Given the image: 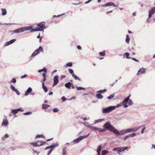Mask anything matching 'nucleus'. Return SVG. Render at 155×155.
<instances>
[{
  "label": "nucleus",
  "instance_id": "dca6fc26",
  "mask_svg": "<svg viewBox=\"0 0 155 155\" xmlns=\"http://www.w3.org/2000/svg\"><path fill=\"white\" fill-rule=\"evenodd\" d=\"M83 138L82 137V136H80L79 137L77 138V139L74 140L73 142L74 143H78L79 142L82 140Z\"/></svg>",
  "mask_w": 155,
  "mask_h": 155
},
{
  "label": "nucleus",
  "instance_id": "a211bd4d",
  "mask_svg": "<svg viewBox=\"0 0 155 155\" xmlns=\"http://www.w3.org/2000/svg\"><path fill=\"white\" fill-rule=\"evenodd\" d=\"M18 111H23V110L21 108L13 109L12 110V113L13 114H16L18 113Z\"/></svg>",
  "mask_w": 155,
  "mask_h": 155
},
{
  "label": "nucleus",
  "instance_id": "412c9836",
  "mask_svg": "<svg viewBox=\"0 0 155 155\" xmlns=\"http://www.w3.org/2000/svg\"><path fill=\"white\" fill-rule=\"evenodd\" d=\"M145 72V69L144 68H141L138 71L137 73L138 74H140L144 73Z\"/></svg>",
  "mask_w": 155,
  "mask_h": 155
},
{
  "label": "nucleus",
  "instance_id": "f704fd0d",
  "mask_svg": "<svg viewBox=\"0 0 155 155\" xmlns=\"http://www.w3.org/2000/svg\"><path fill=\"white\" fill-rule=\"evenodd\" d=\"M114 96V94H112L107 97V98L109 100H110L113 98Z\"/></svg>",
  "mask_w": 155,
  "mask_h": 155
},
{
  "label": "nucleus",
  "instance_id": "b1692460",
  "mask_svg": "<svg viewBox=\"0 0 155 155\" xmlns=\"http://www.w3.org/2000/svg\"><path fill=\"white\" fill-rule=\"evenodd\" d=\"M96 97L99 99H102L103 98V96L100 93H97L96 94Z\"/></svg>",
  "mask_w": 155,
  "mask_h": 155
},
{
  "label": "nucleus",
  "instance_id": "1a4fd4ad",
  "mask_svg": "<svg viewBox=\"0 0 155 155\" xmlns=\"http://www.w3.org/2000/svg\"><path fill=\"white\" fill-rule=\"evenodd\" d=\"M46 142H45L39 141H38L35 143H31L30 144L33 146L38 147L43 145Z\"/></svg>",
  "mask_w": 155,
  "mask_h": 155
},
{
  "label": "nucleus",
  "instance_id": "cd10ccee",
  "mask_svg": "<svg viewBox=\"0 0 155 155\" xmlns=\"http://www.w3.org/2000/svg\"><path fill=\"white\" fill-rule=\"evenodd\" d=\"M141 127H142V126H138L137 127H133L132 128H133V132L137 131L138 129H140Z\"/></svg>",
  "mask_w": 155,
  "mask_h": 155
},
{
  "label": "nucleus",
  "instance_id": "5fc2aeb1",
  "mask_svg": "<svg viewBox=\"0 0 155 155\" xmlns=\"http://www.w3.org/2000/svg\"><path fill=\"white\" fill-rule=\"evenodd\" d=\"M151 16H149V15H148V17L147 18V23H150V22H149V20L150 19V18L151 17Z\"/></svg>",
  "mask_w": 155,
  "mask_h": 155
},
{
  "label": "nucleus",
  "instance_id": "a19ab883",
  "mask_svg": "<svg viewBox=\"0 0 155 155\" xmlns=\"http://www.w3.org/2000/svg\"><path fill=\"white\" fill-rule=\"evenodd\" d=\"M127 104L129 106H131L133 105V103L131 100L129 99Z\"/></svg>",
  "mask_w": 155,
  "mask_h": 155
},
{
  "label": "nucleus",
  "instance_id": "680f3d73",
  "mask_svg": "<svg viewBox=\"0 0 155 155\" xmlns=\"http://www.w3.org/2000/svg\"><path fill=\"white\" fill-rule=\"evenodd\" d=\"M26 76H27V75L26 74H25L24 75L22 76L21 77V78H25V77H26Z\"/></svg>",
  "mask_w": 155,
  "mask_h": 155
},
{
  "label": "nucleus",
  "instance_id": "423d86ee",
  "mask_svg": "<svg viewBox=\"0 0 155 155\" xmlns=\"http://www.w3.org/2000/svg\"><path fill=\"white\" fill-rule=\"evenodd\" d=\"M128 149H129L128 147H118L114 148L113 150L117 151L118 153H120Z\"/></svg>",
  "mask_w": 155,
  "mask_h": 155
},
{
  "label": "nucleus",
  "instance_id": "6ab92c4d",
  "mask_svg": "<svg viewBox=\"0 0 155 155\" xmlns=\"http://www.w3.org/2000/svg\"><path fill=\"white\" fill-rule=\"evenodd\" d=\"M32 89L31 87H29L26 91L25 93V96H27L32 91Z\"/></svg>",
  "mask_w": 155,
  "mask_h": 155
},
{
  "label": "nucleus",
  "instance_id": "6e6552de",
  "mask_svg": "<svg viewBox=\"0 0 155 155\" xmlns=\"http://www.w3.org/2000/svg\"><path fill=\"white\" fill-rule=\"evenodd\" d=\"M43 49L41 46L39 47L31 55V57H34L38 55L41 51H43Z\"/></svg>",
  "mask_w": 155,
  "mask_h": 155
},
{
  "label": "nucleus",
  "instance_id": "3c124183",
  "mask_svg": "<svg viewBox=\"0 0 155 155\" xmlns=\"http://www.w3.org/2000/svg\"><path fill=\"white\" fill-rule=\"evenodd\" d=\"M54 112H56L59 111V110L57 108H54L53 110Z\"/></svg>",
  "mask_w": 155,
  "mask_h": 155
},
{
  "label": "nucleus",
  "instance_id": "58836bf2",
  "mask_svg": "<svg viewBox=\"0 0 155 155\" xmlns=\"http://www.w3.org/2000/svg\"><path fill=\"white\" fill-rule=\"evenodd\" d=\"M128 133H131L133 132L132 128H130L127 129Z\"/></svg>",
  "mask_w": 155,
  "mask_h": 155
},
{
  "label": "nucleus",
  "instance_id": "e433bc0d",
  "mask_svg": "<svg viewBox=\"0 0 155 155\" xmlns=\"http://www.w3.org/2000/svg\"><path fill=\"white\" fill-rule=\"evenodd\" d=\"M109 152L107 150H103L102 151V155H105Z\"/></svg>",
  "mask_w": 155,
  "mask_h": 155
},
{
  "label": "nucleus",
  "instance_id": "bb28decb",
  "mask_svg": "<svg viewBox=\"0 0 155 155\" xmlns=\"http://www.w3.org/2000/svg\"><path fill=\"white\" fill-rule=\"evenodd\" d=\"M42 88L44 90L45 92H46L48 91V88L46 86H45L44 83H42Z\"/></svg>",
  "mask_w": 155,
  "mask_h": 155
},
{
  "label": "nucleus",
  "instance_id": "13d9d810",
  "mask_svg": "<svg viewBox=\"0 0 155 155\" xmlns=\"http://www.w3.org/2000/svg\"><path fill=\"white\" fill-rule=\"evenodd\" d=\"M131 58L133 60H134L136 61H137V62H139V61L137 59H136V58Z\"/></svg>",
  "mask_w": 155,
  "mask_h": 155
},
{
  "label": "nucleus",
  "instance_id": "c756f323",
  "mask_svg": "<svg viewBox=\"0 0 155 155\" xmlns=\"http://www.w3.org/2000/svg\"><path fill=\"white\" fill-rule=\"evenodd\" d=\"M50 106L48 105L43 104L42 105V109H47Z\"/></svg>",
  "mask_w": 155,
  "mask_h": 155
},
{
  "label": "nucleus",
  "instance_id": "0e129e2a",
  "mask_svg": "<svg viewBox=\"0 0 155 155\" xmlns=\"http://www.w3.org/2000/svg\"><path fill=\"white\" fill-rule=\"evenodd\" d=\"M42 76L43 77V78H46V74L45 73H44L42 74Z\"/></svg>",
  "mask_w": 155,
  "mask_h": 155
},
{
  "label": "nucleus",
  "instance_id": "4be33fe9",
  "mask_svg": "<svg viewBox=\"0 0 155 155\" xmlns=\"http://www.w3.org/2000/svg\"><path fill=\"white\" fill-rule=\"evenodd\" d=\"M8 124V121L7 119L4 120L2 122V126H7Z\"/></svg>",
  "mask_w": 155,
  "mask_h": 155
},
{
  "label": "nucleus",
  "instance_id": "2f4dec72",
  "mask_svg": "<svg viewBox=\"0 0 155 155\" xmlns=\"http://www.w3.org/2000/svg\"><path fill=\"white\" fill-rule=\"evenodd\" d=\"M72 76L73 78H74L75 80H78L79 81L81 80L78 77L74 74H73V75H72Z\"/></svg>",
  "mask_w": 155,
  "mask_h": 155
},
{
  "label": "nucleus",
  "instance_id": "774afa93",
  "mask_svg": "<svg viewBox=\"0 0 155 155\" xmlns=\"http://www.w3.org/2000/svg\"><path fill=\"white\" fill-rule=\"evenodd\" d=\"M132 14H133V16H135L136 15V14L135 12L133 13Z\"/></svg>",
  "mask_w": 155,
  "mask_h": 155
},
{
  "label": "nucleus",
  "instance_id": "79ce46f5",
  "mask_svg": "<svg viewBox=\"0 0 155 155\" xmlns=\"http://www.w3.org/2000/svg\"><path fill=\"white\" fill-rule=\"evenodd\" d=\"M99 54L101 56H104L105 55V51L103 52H100L99 53Z\"/></svg>",
  "mask_w": 155,
  "mask_h": 155
},
{
  "label": "nucleus",
  "instance_id": "a878e982",
  "mask_svg": "<svg viewBox=\"0 0 155 155\" xmlns=\"http://www.w3.org/2000/svg\"><path fill=\"white\" fill-rule=\"evenodd\" d=\"M1 11L2 12V15H5L6 14L7 11L5 9L2 8L1 9Z\"/></svg>",
  "mask_w": 155,
  "mask_h": 155
},
{
  "label": "nucleus",
  "instance_id": "ddd939ff",
  "mask_svg": "<svg viewBox=\"0 0 155 155\" xmlns=\"http://www.w3.org/2000/svg\"><path fill=\"white\" fill-rule=\"evenodd\" d=\"M58 75L56 76L54 78V83L52 86H55L58 82Z\"/></svg>",
  "mask_w": 155,
  "mask_h": 155
},
{
  "label": "nucleus",
  "instance_id": "f257e3e1",
  "mask_svg": "<svg viewBox=\"0 0 155 155\" xmlns=\"http://www.w3.org/2000/svg\"><path fill=\"white\" fill-rule=\"evenodd\" d=\"M104 128L102 130H104L103 132L106 131L107 129H108L111 132L113 133L114 132L116 128L113 126L111 125L110 123L109 122H106L103 126Z\"/></svg>",
  "mask_w": 155,
  "mask_h": 155
},
{
  "label": "nucleus",
  "instance_id": "39448f33",
  "mask_svg": "<svg viewBox=\"0 0 155 155\" xmlns=\"http://www.w3.org/2000/svg\"><path fill=\"white\" fill-rule=\"evenodd\" d=\"M127 133H128L127 129L122 130L120 131L116 129L114 134L117 135H122Z\"/></svg>",
  "mask_w": 155,
  "mask_h": 155
},
{
  "label": "nucleus",
  "instance_id": "72a5a7b5",
  "mask_svg": "<svg viewBox=\"0 0 155 155\" xmlns=\"http://www.w3.org/2000/svg\"><path fill=\"white\" fill-rule=\"evenodd\" d=\"M78 91L81 90H86L85 88L82 87H78V86L76 87Z\"/></svg>",
  "mask_w": 155,
  "mask_h": 155
},
{
  "label": "nucleus",
  "instance_id": "f8f14e48",
  "mask_svg": "<svg viewBox=\"0 0 155 155\" xmlns=\"http://www.w3.org/2000/svg\"><path fill=\"white\" fill-rule=\"evenodd\" d=\"M113 6L115 7H117V6L113 2H110L109 3H106V4L104 5H101V6L102 7H107Z\"/></svg>",
  "mask_w": 155,
  "mask_h": 155
},
{
  "label": "nucleus",
  "instance_id": "4c0bfd02",
  "mask_svg": "<svg viewBox=\"0 0 155 155\" xmlns=\"http://www.w3.org/2000/svg\"><path fill=\"white\" fill-rule=\"evenodd\" d=\"M41 137L44 138V137L42 135H38L36 136L35 139H37Z\"/></svg>",
  "mask_w": 155,
  "mask_h": 155
},
{
  "label": "nucleus",
  "instance_id": "7c9ffc66",
  "mask_svg": "<svg viewBox=\"0 0 155 155\" xmlns=\"http://www.w3.org/2000/svg\"><path fill=\"white\" fill-rule=\"evenodd\" d=\"M47 71V68L45 67L43 69L41 70H39L38 71V72L39 73L42 71H44L45 73H46Z\"/></svg>",
  "mask_w": 155,
  "mask_h": 155
},
{
  "label": "nucleus",
  "instance_id": "4468645a",
  "mask_svg": "<svg viewBox=\"0 0 155 155\" xmlns=\"http://www.w3.org/2000/svg\"><path fill=\"white\" fill-rule=\"evenodd\" d=\"M16 41V39H14L11 40L10 41L6 42L5 43L4 45V47H6L8 46L9 45L13 43Z\"/></svg>",
  "mask_w": 155,
  "mask_h": 155
},
{
  "label": "nucleus",
  "instance_id": "c03bdc74",
  "mask_svg": "<svg viewBox=\"0 0 155 155\" xmlns=\"http://www.w3.org/2000/svg\"><path fill=\"white\" fill-rule=\"evenodd\" d=\"M49 149L50 150H48L47 153V155H49L53 150L52 149L50 148Z\"/></svg>",
  "mask_w": 155,
  "mask_h": 155
},
{
  "label": "nucleus",
  "instance_id": "393cba45",
  "mask_svg": "<svg viewBox=\"0 0 155 155\" xmlns=\"http://www.w3.org/2000/svg\"><path fill=\"white\" fill-rule=\"evenodd\" d=\"M104 120V119H101L95 120L94 121V124L99 123L103 121Z\"/></svg>",
  "mask_w": 155,
  "mask_h": 155
},
{
  "label": "nucleus",
  "instance_id": "ea45409f",
  "mask_svg": "<svg viewBox=\"0 0 155 155\" xmlns=\"http://www.w3.org/2000/svg\"><path fill=\"white\" fill-rule=\"evenodd\" d=\"M125 55L126 56V58H127V59H130V58H130L129 57V53H128V52H126L125 54Z\"/></svg>",
  "mask_w": 155,
  "mask_h": 155
},
{
  "label": "nucleus",
  "instance_id": "9b49d317",
  "mask_svg": "<svg viewBox=\"0 0 155 155\" xmlns=\"http://www.w3.org/2000/svg\"><path fill=\"white\" fill-rule=\"evenodd\" d=\"M136 135V134L134 133H133L132 134H129V135L125 136L124 138V140H126L128 139L129 137H135Z\"/></svg>",
  "mask_w": 155,
  "mask_h": 155
},
{
  "label": "nucleus",
  "instance_id": "49530a36",
  "mask_svg": "<svg viewBox=\"0 0 155 155\" xmlns=\"http://www.w3.org/2000/svg\"><path fill=\"white\" fill-rule=\"evenodd\" d=\"M106 90L105 89H104L102 90H100L98 91H97V92H99V93H103L104 92H105L106 91Z\"/></svg>",
  "mask_w": 155,
  "mask_h": 155
},
{
  "label": "nucleus",
  "instance_id": "09e8293b",
  "mask_svg": "<svg viewBox=\"0 0 155 155\" xmlns=\"http://www.w3.org/2000/svg\"><path fill=\"white\" fill-rule=\"evenodd\" d=\"M90 134V133H89L87 135L84 136H82V137L83 138V139H84L85 138H86L88 137V136H89Z\"/></svg>",
  "mask_w": 155,
  "mask_h": 155
},
{
  "label": "nucleus",
  "instance_id": "603ef678",
  "mask_svg": "<svg viewBox=\"0 0 155 155\" xmlns=\"http://www.w3.org/2000/svg\"><path fill=\"white\" fill-rule=\"evenodd\" d=\"M66 65L69 67H71L72 66V63L71 62L68 63L66 64Z\"/></svg>",
  "mask_w": 155,
  "mask_h": 155
},
{
  "label": "nucleus",
  "instance_id": "69168bd1",
  "mask_svg": "<svg viewBox=\"0 0 155 155\" xmlns=\"http://www.w3.org/2000/svg\"><path fill=\"white\" fill-rule=\"evenodd\" d=\"M5 137L6 138H8L9 137L8 135L7 134H5Z\"/></svg>",
  "mask_w": 155,
  "mask_h": 155
},
{
  "label": "nucleus",
  "instance_id": "c85d7f7f",
  "mask_svg": "<svg viewBox=\"0 0 155 155\" xmlns=\"http://www.w3.org/2000/svg\"><path fill=\"white\" fill-rule=\"evenodd\" d=\"M141 127H142V126H138L137 127H133L132 128H133V132L137 131L138 129H140Z\"/></svg>",
  "mask_w": 155,
  "mask_h": 155
},
{
  "label": "nucleus",
  "instance_id": "473e14b6",
  "mask_svg": "<svg viewBox=\"0 0 155 155\" xmlns=\"http://www.w3.org/2000/svg\"><path fill=\"white\" fill-rule=\"evenodd\" d=\"M126 40H125L126 42V43H129V42L130 40V39L129 37V35H126Z\"/></svg>",
  "mask_w": 155,
  "mask_h": 155
},
{
  "label": "nucleus",
  "instance_id": "c9c22d12",
  "mask_svg": "<svg viewBox=\"0 0 155 155\" xmlns=\"http://www.w3.org/2000/svg\"><path fill=\"white\" fill-rule=\"evenodd\" d=\"M102 149V147L101 145H99L98 146L97 150V152H101Z\"/></svg>",
  "mask_w": 155,
  "mask_h": 155
},
{
  "label": "nucleus",
  "instance_id": "338daca9",
  "mask_svg": "<svg viewBox=\"0 0 155 155\" xmlns=\"http://www.w3.org/2000/svg\"><path fill=\"white\" fill-rule=\"evenodd\" d=\"M152 147L151 148L152 149H155V145H154L153 144L152 145Z\"/></svg>",
  "mask_w": 155,
  "mask_h": 155
},
{
  "label": "nucleus",
  "instance_id": "2eb2a0df",
  "mask_svg": "<svg viewBox=\"0 0 155 155\" xmlns=\"http://www.w3.org/2000/svg\"><path fill=\"white\" fill-rule=\"evenodd\" d=\"M155 13V7H153L149 11V16H152V15Z\"/></svg>",
  "mask_w": 155,
  "mask_h": 155
},
{
  "label": "nucleus",
  "instance_id": "bf43d9fd",
  "mask_svg": "<svg viewBox=\"0 0 155 155\" xmlns=\"http://www.w3.org/2000/svg\"><path fill=\"white\" fill-rule=\"evenodd\" d=\"M32 150L34 152L37 153V154H38L39 153V151H37L33 149H32Z\"/></svg>",
  "mask_w": 155,
  "mask_h": 155
},
{
  "label": "nucleus",
  "instance_id": "37998d69",
  "mask_svg": "<svg viewBox=\"0 0 155 155\" xmlns=\"http://www.w3.org/2000/svg\"><path fill=\"white\" fill-rule=\"evenodd\" d=\"M68 71L69 72L71 73L72 75H73V74H74V71L73 70L71 69H69L68 70Z\"/></svg>",
  "mask_w": 155,
  "mask_h": 155
},
{
  "label": "nucleus",
  "instance_id": "de8ad7c7",
  "mask_svg": "<svg viewBox=\"0 0 155 155\" xmlns=\"http://www.w3.org/2000/svg\"><path fill=\"white\" fill-rule=\"evenodd\" d=\"M16 80L15 78H13L12 80L11 81V82L15 83L16 82Z\"/></svg>",
  "mask_w": 155,
  "mask_h": 155
},
{
  "label": "nucleus",
  "instance_id": "8fccbe9b",
  "mask_svg": "<svg viewBox=\"0 0 155 155\" xmlns=\"http://www.w3.org/2000/svg\"><path fill=\"white\" fill-rule=\"evenodd\" d=\"M61 99L62 100L63 102L67 100L66 98L64 96L62 97L61 98Z\"/></svg>",
  "mask_w": 155,
  "mask_h": 155
},
{
  "label": "nucleus",
  "instance_id": "e2e57ef3",
  "mask_svg": "<svg viewBox=\"0 0 155 155\" xmlns=\"http://www.w3.org/2000/svg\"><path fill=\"white\" fill-rule=\"evenodd\" d=\"M92 0H88L87 2H86L85 3V4H87V3H89Z\"/></svg>",
  "mask_w": 155,
  "mask_h": 155
},
{
  "label": "nucleus",
  "instance_id": "aec40b11",
  "mask_svg": "<svg viewBox=\"0 0 155 155\" xmlns=\"http://www.w3.org/2000/svg\"><path fill=\"white\" fill-rule=\"evenodd\" d=\"M130 95H129L128 97L125 98L124 101L121 103V104H127L128 102V101L130 99Z\"/></svg>",
  "mask_w": 155,
  "mask_h": 155
},
{
  "label": "nucleus",
  "instance_id": "f3484780",
  "mask_svg": "<svg viewBox=\"0 0 155 155\" xmlns=\"http://www.w3.org/2000/svg\"><path fill=\"white\" fill-rule=\"evenodd\" d=\"M10 87L11 89L13 91H15L16 92L17 95H19L20 94V93L18 91V90L15 88V87L12 85H11L10 86Z\"/></svg>",
  "mask_w": 155,
  "mask_h": 155
},
{
  "label": "nucleus",
  "instance_id": "052dcab7",
  "mask_svg": "<svg viewBox=\"0 0 155 155\" xmlns=\"http://www.w3.org/2000/svg\"><path fill=\"white\" fill-rule=\"evenodd\" d=\"M122 105L124 107V108H126L128 107V106L125 104H123Z\"/></svg>",
  "mask_w": 155,
  "mask_h": 155
},
{
  "label": "nucleus",
  "instance_id": "6e6d98bb",
  "mask_svg": "<svg viewBox=\"0 0 155 155\" xmlns=\"http://www.w3.org/2000/svg\"><path fill=\"white\" fill-rule=\"evenodd\" d=\"M145 127H144L142 129L141 131V133L142 134H143L144 132V130L145 129Z\"/></svg>",
  "mask_w": 155,
  "mask_h": 155
},
{
  "label": "nucleus",
  "instance_id": "a18cd8bd",
  "mask_svg": "<svg viewBox=\"0 0 155 155\" xmlns=\"http://www.w3.org/2000/svg\"><path fill=\"white\" fill-rule=\"evenodd\" d=\"M122 105V104H121V103L120 104H117L116 106H114V107H115L114 108V110H115L116 108L120 106H121Z\"/></svg>",
  "mask_w": 155,
  "mask_h": 155
},
{
  "label": "nucleus",
  "instance_id": "0eeeda50",
  "mask_svg": "<svg viewBox=\"0 0 155 155\" xmlns=\"http://www.w3.org/2000/svg\"><path fill=\"white\" fill-rule=\"evenodd\" d=\"M87 127L92 131L97 130L100 132H103V131L104 130H102V129H101L100 128L92 126L91 125H89L87 126Z\"/></svg>",
  "mask_w": 155,
  "mask_h": 155
},
{
  "label": "nucleus",
  "instance_id": "864d4df0",
  "mask_svg": "<svg viewBox=\"0 0 155 155\" xmlns=\"http://www.w3.org/2000/svg\"><path fill=\"white\" fill-rule=\"evenodd\" d=\"M23 114L25 115H29L31 114V112L30 111H28L25 113H24Z\"/></svg>",
  "mask_w": 155,
  "mask_h": 155
},
{
  "label": "nucleus",
  "instance_id": "7ed1b4c3",
  "mask_svg": "<svg viewBox=\"0 0 155 155\" xmlns=\"http://www.w3.org/2000/svg\"><path fill=\"white\" fill-rule=\"evenodd\" d=\"M31 26L22 27L15 30L13 31V32L14 33H21L26 31L30 30L31 31Z\"/></svg>",
  "mask_w": 155,
  "mask_h": 155
},
{
  "label": "nucleus",
  "instance_id": "9d476101",
  "mask_svg": "<svg viewBox=\"0 0 155 155\" xmlns=\"http://www.w3.org/2000/svg\"><path fill=\"white\" fill-rule=\"evenodd\" d=\"M58 146V144L57 142L56 143H52L51 146L46 147L45 149V150H47L50 148H51L53 150L54 149L55 147H57Z\"/></svg>",
  "mask_w": 155,
  "mask_h": 155
},
{
  "label": "nucleus",
  "instance_id": "f03ea898",
  "mask_svg": "<svg viewBox=\"0 0 155 155\" xmlns=\"http://www.w3.org/2000/svg\"><path fill=\"white\" fill-rule=\"evenodd\" d=\"M45 23L44 22H40L37 25L39 27L35 28H33L31 26V32L42 31L44 29L46 28V27L45 26Z\"/></svg>",
  "mask_w": 155,
  "mask_h": 155
},
{
  "label": "nucleus",
  "instance_id": "4d7b16f0",
  "mask_svg": "<svg viewBox=\"0 0 155 155\" xmlns=\"http://www.w3.org/2000/svg\"><path fill=\"white\" fill-rule=\"evenodd\" d=\"M77 47L78 49L79 50H81V47L79 45H78L77 46Z\"/></svg>",
  "mask_w": 155,
  "mask_h": 155
},
{
  "label": "nucleus",
  "instance_id": "5701e85b",
  "mask_svg": "<svg viewBox=\"0 0 155 155\" xmlns=\"http://www.w3.org/2000/svg\"><path fill=\"white\" fill-rule=\"evenodd\" d=\"M71 85H72V83L69 82L65 84V86L68 89H70Z\"/></svg>",
  "mask_w": 155,
  "mask_h": 155
},
{
  "label": "nucleus",
  "instance_id": "20e7f679",
  "mask_svg": "<svg viewBox=\"0 0 155 155\" xmlns=\"http://www.w3.org/2000/svg\"><path fill=\"white\" fill-rule=\"evenodd\" d=\"M115 107L114 106H110L108 107L102 109V112L103 113H107L111 112L114 110Z\"/></svg>",
  "mask_w": 155,
  "mask_h": 155
}]
</instances>
